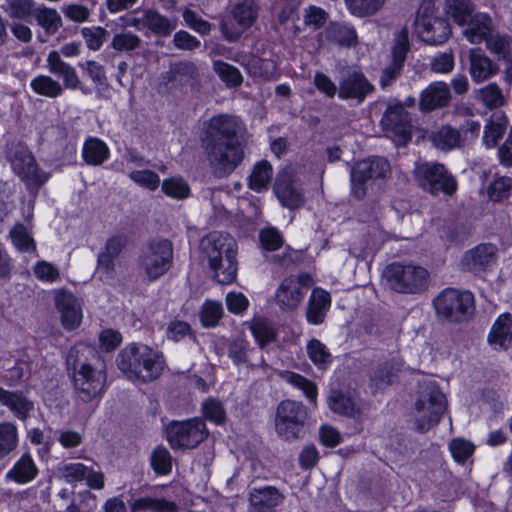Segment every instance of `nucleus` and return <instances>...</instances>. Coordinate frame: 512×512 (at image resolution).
I'll use <instances>...</instances> for the list:
<instances>
[{"instance_id": "1", "label": "nucleus", "mask_w": 512, "mask_h": 512, "mask_svg": "<svg viewBox=\"0 0 512 512\" xmlns=\"http://www.w3.org/2000/svg\"><path fill=\"white\" fill-rule=\"evenodd\" d=\"M118 369L133 383H149L157 379L164 370L163 355L143 343H130L116 359Z\"/></svg>"}, {"instance_id": "2", "label": "nucleus", "mask_w": 512, "mask_h": 512, "mask_svg": "<svg viewBox=\"0 0 512 512\" xmlns=\"http://www.w3.org/2000/svg\"><path fill=\"white\" fill-rule=\"evenodd\" d=\"M202 260L220 284L231 283L237 274L236 241L226 233L213 231L200 242Z\"/></svg>"}, {"instance_id": "3", "label": "nucleus", "mask_w": 512, "mask_h": 512, "mask_svg": "<svg viewBox=\"0 0 512 512\" xmlns=\"http://www.w3.org/2000/svg\"><path fill=\"white\" fill-rule=\"evenodd\" d=\"M386 285L400 294H420L428 289L430 273L414 262H393L383 271Z\"/></svg>"}, {"instance_id": "4", "label": "nucleus", "mask_w": 512, "mask_h": 512, "mask_svg": "<svg viewBox=\"0 0 512 512\" xmlns=\"http://www.w3.org/2000/svg\"><path fill=\"white\" fill-rule=\"evenodd\" d=\"M46 62L49 72L62 78L63 86L59 81L48 75H37L30 82V87L36 94L56 98L63 93V87L67 89H77L79 87L80 81L75 68L64 62L59 52L50 51Z\"/></svg>"}, {"instance_id": "5", "label": "nucleus", "mask_w": 512, "mask_h": 512, "mask_svg": "<svg viewBox=\"0 0 512 512\" xmlns=\"http://www.w3.org/2000/svg\"><path fill=\"white\" fill-rule=\"evenodd\" d=\"M447 408L444 393L436 386H429L415 402L414 423L419 432H427L436 426Z\"/></svg>"}, {"instance_id": "6", "label": "nucleus", "mask_w": 512, "mask_h": 512, "mask_svg": "<svg viewBox=\"0 0 512 512\" xmlns=\"http://www.w3.org/2000/svg\"><path fill=\"white\" fill-rule=\"evenodd\" d=\"M211 169L217 177L229 176L243 161L244 149L237 140L202 144Z\"/></svg>"}, {"instance_id": "7", "label": "nucleus", "mask_w": 512, "mask_h": 512, "mask_svg": "<svg viewBox=\"0 0 512 512\" xmlns=\"http://www.w3.org/2000/svg\"><path fill=\"white\" fill-rule=\"evenodd\" d=\"M414 30L422 41L432 45L443 44L451 36L449 23L436 15L431 1L421 4L414 21Z\"/></svg>"}, {"instance_id": "8", "label": "nucleus", "mask_w": 512, "mask_h": 512, "mask_svg": "<svg viewBox=\"0 0 512 512\" xmlns=\"http://www.w3.org/2000/svg\"><path fill=\"white\" fill-rule=\"evenodd\" d=\"M436 314L449 322L467 320L474 311V297L470 292L445 289L434 299Z\"/></svg>"}, {"instance_id": "9", "label": "nucleus", "mask_w": 512, "mask_h": 512, "mask_svg": "<svg viewBox=\"0 0 512 512\" xmlns=\"http://www.w3.org/2000/svg\"><path fill=\"white\" fill-rule=\"evenodd\" d=\"M390 174L391 167L385 158L371 157L356 162L351 170L352 195L363 199L367 184L386 180Z\"/></svg>"}, {"instance_id": "10", "label": "nucleus", "mask_w": 512, "mask_h": 512, "mask_svg": "<svg viewBox=\"0 0 512 512\" xmlns=\"http://www.w3.org/2000/svg\"><path fill=\"white\" fill-rule=\"evenodd\" d=\"M414 177L420 187L432 194L452 195L457 190L456 179L440 163L417 162Z\"/></svg>"}, {"instance_id": "11", "label": "nucleus", "mask_w": 512, "mask_h": 512, "mask_svg": "<svg viewBox=\"0 0 512 512\" xmlns=\"http://www.w3.org/2000/svg\"><path fill=\"white\" fill-rule=\"evenodd\" d=\"M173 245L168 239L152 240L140 256V267L149 281L165 274L171 267Z\"/></svg>"}, {"instance_id": "12", "label": "nucleus", "mask_w": 512, "mask_h": 512, "mask_svg": "<svg viewBox=\"0 0 512 512\" xmlns=\"http://www.w3.org/2000/svg\"><path fill=\"white\" fill-rule=\"evenodd\" d=\"M258 7L252 0H245L233 6L230 13L220 23L223 37L234 42L256 21Z\"/></svg>"}, {"instance_id": "13", "label": "nucleus", "mask_w": 512, "mask_h": 512, "mask_svg": "<svg viewBox=\"0 0 512 512\" xmlns=\"http://www.w3.org/2000/svg\"><path fill=\"white\" fill-rule=\"evenodd\" d=\"M307 411L301 402L284 400L277 407L275 429L285 440L297 439L302 432Z\"/></svg>"}, {"instance_id": "14", "label": "nucleus", "mask_w": 512, "mask_h": 512, "mask_svg": "<svg viewBox=\"0 0 512 512\" xmlns=\"http://www.w3.org/2000/svg\"><path fill=\"white\" fill-rule=\"evenodd\" d=\"M208 436L205 423L200 419L176 422L169 426L167 439L173 449L194 448Z\"/></svg>"}, {"instance_id": "15", "label": "nucleus", "mask_w": 512, "mask_h": 512, "mask_svg": "<svg viewBox=\"0 0 512 512\" xmlns=\"http://www.w3.org/2000/svg\"><path fill=\"white\" fill-rule=\"evenodd\" d=\"M53 300L63 329L66 331L77 330L83 321V301L66 289L55 290Z\"/></svg>"}, {"instance_id": "16", "label": "nucleus", "mask_w": 512, "mask_h": 512, "mask_svg": "<svg viewBox=\"0 0 512 512\" xmlns=\"http://www.w3.org/2000/svg\"><path fill=\"white\" fill-rule=\"evenodd\" d=\"M58 478L72 486L83 481L94 490H102L105 486V477L102 471L81 462L62 463L57 467Z\"/></svg>"}, {"instance_id": "17", "label": "nucleus", "mask_w": 512, "mask_h": 512, "mask_svg": "<svg viewBox=\"0 0 512 512\" xmlns=\"http://www.w3.org/2000/svg\"><path fill=\"white\" fill-rule=\"evenodd\" d=\"M106 374L101 367L83 363L74 373V385L79 397L89 402L97 398L104 390Z\"/></svg>"}, {"instance_id": "18", "label": "nucleus", "mask_w": 512, "mask_h": 512, "mask_svg": "<svg viewBox=\"0 0 512 512\" xmlns=\"http://www.w3.org/2000/svg\"><path fill=\"white\" fill-rule=\"evenodd\" d=\"M240 127L241 121L234 115H215L204 122L201 143L236 140L235 136Z\"/></svg>"}, {"instance_id": "19", "label": "nucleus", "mask_w": 512, "mask_h": 512, "mask_svg": "<svg viewBox=\"0 0 512 512\" xmlns=\"http://www.w3.org/2000/svg\"><path fill=\"white\" fill-rule=\"evenodd\" d=\"M297 168L289 165L277 175L274 191L284 207L296 209L303 205L304 197L297 184Z\"/></svg>"}, {"instance_id": "20", "label": "nucleus", "mask_w": 512, "mask_h": 512, "mask_svg": "<svg viewBox=\"0 0 512 512\" xmlns=\"http://www.w3.org/2000/svg\"><path fill=\"white\" fill-rule=\"evenodd\" d=\"M308 276L286 278L279 285L275 293V301L282 311L292 312L302 302L308 286Z\"/></svg>"}, {"instance_id": "21", "label": "nucleus", "mask_w": 512, "mask_h": 512, "mask_svg": "<svg viewBox=\"0 0 512 512\" xmlns=\"http://www.w3.org/2000/svg\"><path fill=\"white\" fill-rule=\"evenodd\" d=\"M10 163L13 171L29 185H40L48 180V175L38 170L35 158L25 147L15 150Z\"/></svg>"}, {"instance_id": "22", "label": "nucleus", "mask_w": 512, "mask_h": 512, "mask_svg": "<svg viewBox=\"0 0 512 512\" xmlns=\"http://www.w3.org/2000/svg\"><path fill=\"white\" fill-rule=\"evenodd\" d=\"M373 91V85L360 72H352L339 83L338 97L342 100L362 102Z\"/></svg>"}, {"instance_id": "23", "label": "nucleus", "mask_w": 512, "mask_h": 512, "mask_svg": "<svg viewBox=\"0 0 512 512\" xmlns=\"http://www.w3.org/2000/svg\"><path fill=\"white\" fill-rule=\"evenodd\" d=\"M469 75L476 84L485 82L496 76L499 66L478 48L469 51Z\"/></svg>"}, {"instance_id": "24", "label": "nucleus", "mask_w": 512, "mask_h": 512, "mask_svg": "<svg viewBox=\"0 0 512 512\" xmlns=\"http://www.w3.org/2000/svg\"><path fill=\"white\" fill-rule=\"evenodd\" d=\"M450 101L451 93L448 84L435 81L422 91L419 107L422 111H432L447 106Z\"/></svg>"}, {"instance_id": "25", "label": "nucleus", "mask_w": 512, "mask_h": 512, "mask_svg": "<svg viewBox=\"0 0 512 512\" xmlns=\"http://www.w3.org/2000/svg\"><path fill=\"white\" fill-rule=\"evenodd\" d=\"M496 259V247L491 244H481L467 251L462 258L461 265L472 272L485 270Z\"/></svg>"}, {"instance_id": "26", "label": "nucleus", "mask_w": 512, "mask_h": 512, "mask_svg": "<svg viewBox=\"0 0 512 512\" xmlns=\"http://www.w3.org/2000/svg\"><path fill=\"white\" fill-rule=\"evenodd\" d=\"M0 403L6 406L15 418L25 421L34 410V403L22 392L8 391L0 387Z\"/></svg>"}, {"instance_id": "27", "label": "nucleus", "mask_w": 512, "mask_h": 512, "mask_svg": "<svg viewBox=\"0 0 512 512\" xmlns=\"http://www.w3.org/2000/svg\"><path fill=\"white\" fill-rule=\"evenodd\" d=\"M487 341L494 350H505L512 344V316L501 314L493 323Z\"/></svg>"}, {"instance_id": "28", "label": "nucleus", "mask_w": 512, "mask_h": 512, "mask_svg": "<svg viewBox=\"0 0 512 512\" xmlns=\"http://www.w3.org/2000/svg\"><path fill=\"white\" fill-rule=\"evenodd\" d=\"M244 66L249 75L262 81L274 80L280 76V71L274 58L251 55L244 62Z\"/></svg>"}, {"instance_id": "29", "label": "nucleus", "mask_w": 512, "mask_h": 512, "mask_svg": "<svg viewBox=\"0 0 512 512\" xmlns=\"http://www.w3.org/2000/svg\"><path fill=\"white\" fill-rule=\"evenodd\" d=\"M38 474V468L30 453L26 452L13 464L6 473V479L23 485L33 481Z\"/></svg>"}, {"instance_id": "30", "label": "nucleus", "mask_w": 512, "mask_h": 512, "mask_svg": "<svg viewBox=\"0 0 512 512\" xmlns=\"http://www.w3.org/2000/svg\"><path fill=\"white\" fill-rule=\"evenodd\" d=\"M330 306V294L321 288H315L312 291L308 302V309L306 313L307 321L314 325L322 323Z\"/></svg>"}, {"instance_id": "31", "label": "nucleus", "mask_w": 512, "mask_h": 512, "mask_svg": "<svg viewBox=\"0 0 512 512\" xmlns=\"http://www.w3.org/2000/svg\"><path fill=\"white\" fill-rule=\"evenodd\" d=\"M464 26V37L471 44H479L491 35L492 20L486 14H474Z\"/></svg>"}, {"instance_id": "32", "label": "nucleus", "mask_w": 512, "mask_h": 512, "mask_svg": "<svg viewBox=\"0 0 512 512\" xmlns=\"http://www.w3.org/2000/svg\"><path fill=\"white\" fill-rule=\"evenodd\" d=\"M124 245L125 241L122 237L109 238L104 250L98 255V268L106 273L114 271L118 263V256Z\"/></svg>"}, {"instance_id": "33", "label": "nucleus", "mask_w": 512, "mask_h": 512, "mask_svg": "<svg viewBox=\"0 0 512 512\" xmlns=\"http://www.w3.org/2000/svg\"><path fill=\"white\" fill-rule=\"evenodd\" d=\"M476 99L489 110L501 108L506 105L507 98L500 86L491 82L474 91Z\"/></svg>"}, {"instance_id": "34", "label": "nucleus", "mask_w": 512, "mask_h": 512, "mask_svg": "<svg viewBox=\"0 0 512 512\" xmlns=\"http://www.w3.org/2000/svg\"><path fill=\"white\" fill-rule=\"evenodd\" d=\"M328 406L335 413L355 419H360L363 414V410L351 396L336 391L329 396Z\"/></svg>"}, {"instance_id": "35", "label": "nucleus", "mask_w": 512, "mask_h": 512, "mask_svg": "<svg viewBox=\"0 0 512 512\" xmlns=\"http://www.w3.org/2000/svg\"><path fill=\"white\" fill-rule=\"evenodd\" d=\"M109 155L110 149L103 140L89 137L84 142L82 156L88 165L99 166L109 158Z\"/></svg>"}, {"instance_id": "36", "label": "nucleus", "mask_w": 512, "mask_h": 512, "mask_svg": "<svg viewBox=\"0 0 512 512\" xmlns=\"http://www.w3.org/2000/svg\"><path fill=\"white\" fill-rule=\"evenodd\" d=\"M249 500L250 509L274 511V507L281 502V495L275 488L265 487L251 492Z\"/></svg>"}, {"instance_id": "37", "label": "nucleus", "mask_w": 512, "mask_h": 512, "mask_svg": "<svg viewBox=\"0 0 512 512\" xmlns=\"http://www.w3.org/2000/svg\"><path fill=\"white\" fill-rule=\"evenodd\" d=\"M18 426L12 421L0 422V460L10 455L19 445Z\"/></svg>"}, {"instance_id": "38", "label": "nucleus", "mask_w": 512, "mask_h": 512, "mask_svg": "<svg viewBox=\"0 0 512 512\" xmlns=\"http://www.w3.org/2000/svg\"><path fill=\"white\" fill-rule=\"evenodd\" d=\"M177 19H169L154 10L145 11L143 26L156 35H169L177 27Z\"/></svg>"}, {"instance_id": "39", "label": "nucleus", "mask_w": 512, "mask_h": 512, "mask_svg": "<svg viewBox=\"0 0 512 512\" xmlns=\"http://www.w3.org/2000/svg\"><path fill=\"white\" fill-rule=\"evenodd\" d=\"M245 325L248 327L255 341L261 348L273 342L276 338L275 328L265 318H253L245 322Z\"/></svg>"}, {"instance_id": "40", "label": "nucleus", "mask_w": 512, "mask_h": 512, "mask_svg": "<svg viewBox=\"0 0 512 512\" xmlns=\"http://www.w3.org/2000/svg\"><path fill=\"white\" fill-rule=\"evenodd\" d=\"M326 35L329 40L345 47L354 46L358 42L355 28L346 23H332L326 29Z\"/></svg>"}, {"instance_id": "41", "label": "nucleus", "mask_w": 512, "mask_h": 512, "mask_svg": "<svg viewBox=\"0 0 512 512\" xmlns=\"http://www.w3.org/2000/svg\"><path fill=\"white\" fill-rule=\"evenodd\" d=\"M387 0H344L349 13L357 18H368L379 13Z\"/></svg>"}, {"instance_id": "42", "label": "nucleus", "mask_w": 512, "mask_h": 512, "mask_svg": "<svg viewBox=\"0 0 512 512\" xmlns=\"http://www.w3.org/2000/svg\"><path fill=\"white\" fill-rule=\"evenodd\" d=\"M278 377L291 386L300 389L311 402L316 403L318 390L314 382L289 370L279 371Z\"/></svg>"}, {"instance_id": "43", "label": "nucleus", "mask_w": 512, "mask_h": 512, "mask_svg": "<svg viewBox=\"0 0 512 512\" xmlns=\"http://www.w3.org/2000/svg\"><path fill=\"white\" fill-rule=\"evenodd\" d=\"M131 512H178V506L173 501L165 499L141 497L131 504Z\"/></svg>"}, {"instance_id": "44", "label": "nucleus", "mask_w": 512, "mask_h": 512, "mask_svg": "<svg viewBox=\"0 0 512 512\" xmlns=\"http://www.w3.org/2000/svg\"><path fill=\"white\" fill-rule=\"evenodd\" d=\"M508 126V118L504 113L495 114L484 127L483 142L488 148L496 146Z\"/></svg>"}, {"instance_id": "45", "label": "nucleus", "mask_w": 512, "mask_h": 512, "mask_svg": "<svg viewBox=\"0 0 512 512\" xmlns=\"http://www.w3.org/2000/svg\"><path fill=\"white\" fill-rule=\"evenodd\" d=\"M429 138L434 146L441 150L456 148L459 146L461 140L459 131L448 125L433 131Z\"/></svg>"}, {"instance_id": "46", "label": "nucleus", "mask_w": 512, "mask_h": 512, "mask_svg": "<svg viewBox=\"0 0 512 512\" xmlns=\"http://www.w3.org/2000/svg\"><path fill=\"white\" fill-rule=\"evenodd\" d=\"M445 11L459 26H464L474 15L470 0H446Z\"/></svg>"}, {"instance_id": "47", "label": "nucleus", "mask_w": 512, "mask_h": 512, "mask_svg": "<svg viewBox=\"0 0 512 512\" xmlns=\"http://www.w3.org/2000/svg\"><path fill=\"white\" fill-rule=\"evenodd\" d=\"M409 49V31L407 27H403L395 32L391 46L392 62L396 68H402Z\"/></svg>"}, {"instance_id": "48", "label": "nucleus", "mask_w": 512, "mask_h": 512, "mask_svg": "<svg viewBox=\"0 0 512 512\" xmlns=\"http://www.w3.org/2000/svg\"><path fill=\"white\" fill-rule=\"evenodd\" d=\"M272 177V167L266 161L258 162L254 165L249 177V187L256 191L261 192L268 188Z\"/></svg>"}, {"instance_id": "49", "label": "nucleus", "mask_w": 512, "mask_h": 512, "mask_svg": "<svg viewBox=\"0 0 512 512\" xmlns=\"http://www.w3.org/2000/svg\"><path fill=\"white\" fill-rule=\"evenodd\" d=\"M160 186L162 192L167 197L183 200L190 196V186L188 182L180 176L166 178L161 182Z\"/></svg>"}, {"instance_id": "50", "label": "nucleus", "mask_w": 512, "mask_h": 512, "mask_svg": "<svg viewBox=\"0 0 512 512\" xmlns=\"http://www.w3.org/2000/svg\"><path fill=\"white\" fill-rule=\"evenodd\" d=\"M486 47L506 62H512V38L500 34H492L486 39Z\"/></svg>"}, {"instance_id": "51", "label": "nucleus", "mask_w": 512, "mask_h": 512, "mask_svg": "<svg viewBox=\"0 0 512 512\" xmlns=\"http://www.w3.org/2000/svg\"><path fill=\"white\" fill-rule=\"evenodd\" d=\"M35 19L37 23L49 35L55 34L62 26V19L60 14L54 8L40 7L35 12Z\"/></svg>"}, {"instance_id": "52", "label": "nucleus", "mask_w": 512, "mask_h": 512, "mask_svg": "<svg viewBox=\"0 0 512 512\" xmlns=\"http://www.w3.org/2000/svg\"><path fill=\"white\" fill-rule=\"evenodd\" d=\"M306 352L309 359L319 369H326L331 363V354L325 344L318 339H311L307 342Z\"/></svg>"}, {"instance_id": "53", "label": "nucleus", "mask_w": 512, "mask_h": 512, "mask_svg": "<svg viewBox=\"0 0 512 512\" xmlns=\"http://www.w3.org/2000/svg\"><path fill=\"white\" fill-rule=\"evenodd\" d=\"M406 119L407 114L402 105H391L387 108L382 122L385 126H389L393 130L399 131L401 134H403V137H406Z\"/></svg>"}, {"instance_id": "54", "label": "nucleus", "mask_w": 512, "mask_h": 512, "mask_svg": "<svg viewBox=\"0 0 512 512\" xmlns=\"http://www.w3.org/2000/svg\"><path fill=\"white\" fill-rule=\"evenodd\" d=\"M10 238L15 248L20 252L36 250L35 242L23 224H16L13 226L10 231Z\"/></svg>"}, {"instance_id": "55", "label": "nucleus", "mask_w": 512, "mask_h": 512, "mask_svg": "<svg viewBox=\"0 0 512 512\" xmlns=\"http://www.w3.org/2000/svg\"><path fill=\"white\" fill-rule=\"evenodd\" d=\"M223 316V307L220 302L206 300L200 311V321L205 327H214Z\"/></svg>"}, {"instance_id": "56", "label": "nucleus", "mask_w": 512, "mask_h": 512, "mask_svg": "<svg viewBox=\"0 0 512 512\" xmlns=\"http://www.w3.org/2000/svg\"><path fill=\"white\" fill-rule=\"evenodd\" d=\"M213 68L221 80L229 87H237L243 81L240 71L226 62L215 61Z\"/></svg>"}, {"instance_id": "57", "label": "nucleus", "mask_w": 512, "mask_h": 512, "mask_svg": "<svg viewBox=\"0 0 512 512\" xmlns=\"http://www.w3.org/2000/svg\"><path fill=\"white\" fill-rule=\"evenodd\" d=\"M150 462L153 470L160 475H167L172 469V457L163 446H157L151 454Z\"/></svg>"}, {"instance_id": "58", "label": "nucleus", "mask_w": 512, "mask_h": 512, "mask_svg": "<svg viewBox=\"0 0 512 512\" xmlns=\"http://www.w3.org/2000/svg\"><path fill=\"white\" fill-rule=\"evenodd\" d=\"M128 177L140 187L149 191H155L161 184L160 177L152 170H134L128 174Z\"/></svg>"}, {"instance_id": "59", "label": "nucleus", "mask_w": 512, "mask_h": 512, "mask_svg": "<svg viewBox=\"0 0 512 512\" xmlns=\"http://www.w3.org/2000/svg\"><path fill=\"white\" fill-rule=\"evenodd\" d=\"M512 191V179L507 176L496 178L488 187V197L492 201H501L510 196Z\"/></svg>"}, {"instance_id": "60", "label": "nucleus", "mask_w": 512, "mask_h": 512, "mask_svg": "<svg viewBox=\"0 0 512 512\" xmlns=\"http://www.w3.org/2000/svg\"><path fill=\"white\" fill-rule=\"evenodd\" d=\"M328 19V13L314 5H310L303 11V23L305 27L311 30H317L321 28Z\"/></svg>"}, {"instance_id": "61", "label": "nucleus", "mask_w": 512, "mask_h": 512, "mask_svg": "<svg viewBox=\"0 0 512 512\" xmlns=\"http://www.w3.org/2000/svg\"><path fill=\"white\" fill-rule=\"evenodd\" d=\"M202 413L205 419L218 425L226 420V411L222 403L213 398L202 403Z\"/></svg>"}, {"instance_id": "62", "label": "nucleus", "mask_w": 512, "mask_h": 512, "mask_svg": "<svg viewBox=\"0 0 512 512\" xmlns=\"http://www.w3.org/2000/svg\"><path fill=\"white\" fill-rule=\"evenodd\" d=\"M84 70L95 84L98 96H103V92L107 88L104 68L95 61H87L84 65Z\"/></svg>"}, {"instance_id": "63", "label": "nucleus", "mask_w": 512, "mask_h": 512, "mask_svg": "<svg viewBox=\"0 0 512 512\" xmlns=\"http://www.w3.org/2000/svg\"><path fill=\"white\" fill-rule=\"evenodd\" d=\"M141 44V38L131 32L115 34L111 41L114 50L128 52L135 50Z\"/></svg>"}, {"instance_id": "64", "label": "nucleus", "mask_w": 512, "mask_h": 512, "mask_svg": "<svg viewBox=\"0 0 512 512\" xmlns=\"http://www.w3.org/2000/svg\"><path fill=\"white\" fill-rule=\"evenodd\" d=\"M474 445L465 439L455 438L449 443V450L452 457L458 463L465 462L473 453Z\"/></svg>"}]
</instances>
